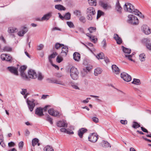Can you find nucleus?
I'll list each match as a JSON object with an SVG mask.
<instances>
[{
    "mask_svg": "<svg viewBox=\"0 0 151 151\" xmlns=\"http://www.w3.org/2000/svg\"><path fill=\"white\" fill-rule=\"evenodd\" d=\"M78 30L80 31V32H81V33L83 34L85 33L84 29L80 27L78 28Z\"/></svg>",
    "mask_w": 151,
    "mask_h": 151,
    "instance_id": "61",
    "label": "nucleus"
},
{
    "mask_svg": "<svg viewBox=\"0 0 151 151\" xmlns=\"http://www.w3.org/2000/svg\"><path fill=\"white\" fill-rule=\"evenodd\" d=\"M124 10L129 12H132L134 9V6L130 3H126L124 6Z\"/></svg>",
    "mask_w": 151,
    "mask_h": 151,
    "instance_id": "6",
    "label": "nucleus"
},
{
    "mask_svg": "<svg viewBox=\"0 0 151 151\" xmlns=\"http://www.w3.org/2000/svg\"><path fill=\"white\" fill-rule=\"evenodd\" d=\"M55 9L60 11L65 10L66 9L64 6L60 4L55 5Z\"/></svg>",
    "mask_w": 151,
    "mask_h": 151,
    "instance_id": "28",
    "label": "nucleus"
},
{
    "mask_svg": "<svg viewBox=\"0 0 151 151\" xmlns=\"http://www.w3.org/2000/svg\"><path fill=\"white\" fill-rule=\"evenodd\" d=\"M88 2L90 5L96 6V0H88Z\"/></svg>",
    "mask_w": 151,
    "mask_h": 151,
    "instance_id": "34",
    "label": "nucleus"
},
{
    "mask_svg": "<svg viewBox=\"0 0 151 151\" xmlns=\"http://www.w3.org/2000/svg\"><path fill=\"white\" fill-rule=\"evenodd\" d=\"M127 22L133 25H136L139 23L137 18L132 14H130L128 15Z\"/></svg>",
    "mask_w": 151,
    "mask_h": 151,
    "instance_id": "2",
    "label": "nucleus"
},
{
    "mask_svg": "<svg viewBox=\"0 0 151 151\" xmlns=\"http://www.w3.org/2000/svg\"><path fill=\"white\" fill-rule=\"evenodd\" d=\"M102 70L99 68H97L94 70V74L95 76H97L99 74L101 73Z\"/></svg>",
    "mask_w": 151,
    "mask_h": 151,
    "instance_id": "30",
    "label": "nucleus"
},
{
    "mask_svg": "<svg viewBox=\"0 0 151 151\" xmlns=\"http://www.w3.org/2000/svg\"><path fill=\"white\" fill-rule=\"evenodd\" d=\"M86 35L89 37V39L91 41L94 43H96L97 41V39L96 38V36L93 35H90L88 33L86 34Z\"/></svg>",
    "mask_w": 151,
    "mask_h": 151,
    "instance_id": "22",
    "label": "nucleus"
},
{
    "mask_svg": "<svg viewBox=\"0 0 151 151\" xmlns=\"http://www.w3.org/2000/svg\"><path fill=\"white\" fill-rule=\"evenodd\" d=\"M116 9L119 13L121 14L122 13V8L120 6L118 0L116 3Z\"/></svg>",
    "mask_w": 151,
    "mask_h": 151,
    "instance_id": "27",
    "label": "nucleus"
},
{
    "mask_svg": "<svg viewBox=\"0 0 151 151\" xmlns=\"http://www.w3.org/2000/svg\"><path fill=\"white\" fill-rule=\"evenodd\" d=\"M46 120L49 122L51 124H53L52 119L49 115H47Z\"/></svg>",
    "mask_w": 151,
    "mask_h": 151,
    "instance_id": "39",
    "label": "nucleus"
},
{
    "mask_svg": "<svg viewBox=\"0 0 151 151\" xmlns=\"http://www.w3.org/2000/svg\"><path fill=\"white\" fill-rule=\"evenodd\" d=\"M114 38L116 40L118 44L120 45L122 43V39L119 37L117 34H114Z\"/></svg>",
    "mask_w": 151,
    "mask_h": 151,
    "instance_id": "20",
    "label": "nucleus"
},
{
    "mask_svg": "<svg viewBox=\"0 0 151 151\" xmlns=\"http://www.w3.org/2000/svg\"><path fill=\"white\" fill-rule=\"evenodd\" d=\"M8 69L11 73L16 75H18V71L16 68L13 67H9Z\"/></svg>",
    "mask_w": 151,
    "mask_h": 151,
    "instance_id": "19",
    "label": "nucleus"
},
{
    "mask_svg": "<svg viewBox=\"0 0 151 151\" xmlns=\"http://www.w3.org/2000/svg\"><path fill=\"white\" fill-rule=\"evenodd\" d=\"M73 57L74 59L76 61H79L81 56L80 54L78 52H75L73 54Z\"/></svg>",
    "mask_w": 151,
    "mask_h": 151,
    "instance_id": "26",
    "label": "nucleus"
},
{
    "mask_svg": "<svg viewBox=\"0 0 151 151\" xmlns=\"http://www.w3.org/2000/svg\"><path fill=\"white\" fill-rule=\"evenodd\" d=\"M17 29L15 28L10 27L8 30V32L9 33H14L17 32Z\"/></svg>",
    "mask_w": 151,
    "mask_h": 151,
    "instance_id": "33",
    "label": "nucleus"
},
{
    "mask_svg": "<svg viewBox=\"0 0 151 151\" xmlns=\"http://www.w3.org/2000/svg\"><path fill=\"white\" fill-rule=\"evenodd\" d=\"M57 55V53L56 52H53L52 54H51L49 57V60L50 62V63H52V58H54Z\"/></svg>",
    "mask_w": 151,
    "mask_h": 151,
    "instance_id": "31",
    "label": "nucleus"
},
{
    "mask_svg": "<svg viewBox=\"0 0 151 151\" xmlns=\"http://www.w3.org/2000/svg\"><path fill=\"white\" fill-rule=\"evenodd\" d=\"M142 29L146 35H149L151 32L150 29L149 27L145 25H144L142 26Z\"/></svg>",
    "mask_w": 151,
    "mask_h": 151,
    "instance_id": "14",
    "label": "nucleus"
},
{
    "mask_svg": "<svg viewBox=\"0 0 151 151\" xmlns=\"http://www.w3.org/2000/svg\"><path fill=\"white\" fill-rule=\"evenodd\" d=\"M67 24L70 28H74V27L73 23L71 22H67Z\"/></svg>",
    "mask_w": 151,
    "mask_h": 151,
    "instance_id": "51",
    "label": "nucleus"
},
{
    "mask_svg": "<svg viewBox=\"0 0 151 151\" xmlns=\"http://www.w3.org/2000/svg\"><path fill=\"white\" fill-rule=\"evenodd\" d=\"M113 71L116 74H119L120 73L119 68L116 65H113L111 66Z\"/></svg>",
    "mask_w": 151,
    "mask_h": 151,
    "instance_id": "24",
    "label": "nucleus"
},
{
    "mask_svg": "<svg viewBox=\"0 0 151 151\" xmlns=\"http://www.w3.org/2000/svg\"><path fill=\"white\" fill-rule=\"evenodd\" d=\"M52 12H50L45 15L41 19L40 21H44L48 20L52 16Z\"/></svg>",
    "mask_w": 151,
    "mask_h": 151,
    "instance_id": "21",
    "label": "nucleus"
},
{
    "mask_svg": "<svg viewBox=\"0 0 151 151\" xmlns=\"http://www.w3.org/2000/svg\"><path fill=\"white\" fill-rule=\"evenodd\" d=\"M45 151H53L52 147L50 146L47 145L45 147Z\"/></svg>",
    "mask_w": 151,
    "mask_h": 151,
    "instance_id": "36",
    "label": "nucleus"
},
{
    "mask_svg": "<svg viewBox=\"0 0 151 151\" xmlns=\"http://www.w3.org/2000/svg\"><path fill=\"white\" fill-rule=\"evenodd\" d=\"M88 139L90 142H95L98 139V135L95 133H92L89 136Z\"/></svg>",
    "mask_w": 151,
    "mask_h": 151,
    "instance_id": "11",
    "label": "nucleus"
},
{
    "mask_svg": "<svg viewBox=\"0 0 151 151\" xmlns=\"http://www.w3.org/2000/svg\"><path fill=\"white\" fill-rule=\"evenodd\" d=\"M70 72V76L73 80H76L78 78L79 72L76 68L74 67H72Z\"/></svg>",
    "mask_w": 151,
    "mask_h": 151,
    "instance_id": "3",
    "label": "nucleus"
},
{
    "mask_svg": "<svg viewBox=\"0 0 151 151\" xmlns=\"http://www.w3.org/2000/svg\"><path fill=\"white\" fill-rule=\"evenodd\" d=\"M87 131V129H86L82 128L81 129H80L78 131V135L80 138H82L83 134L86 132Z\"/></svg>",
    "mask_w": 151,
    "mask_h": 151,
    "instance_id": "23",
    "label": "nucleus"
},
{
    "mask_svg": "<svg viewBox=\"0 0 151 151\" xmlns=\"http://www.w3.org/2000/svg\"><path fill=\"white\" fill-rule=\"evenodd\" d=\"M139 12L138 10L136 9H134L133 10L132 12L134 14L137 15H138Z\"/></svg>",
    "mask_w": 151,
    "mask_h": 151,
    "instance_id": "56",
    "label": "nucleus"
},
{
    "mask_svg": "<svg viewBox=\"0 0 151 151\" xmlns=\"http://www.w3.org/2000/svg\"><path fill=\"white\" fill-rule=\"evenodd\" d=\"M48 113L51 115L53 116H59V113L56 110H55L52 108L50 109L48 111Z\"/></svg>",
    "mask_w": 151,
    "mask_h": 151,
    "instance_id": "13",
    "label": "nucleus"
},
{
    "mask_svg": "<svg viewBox=\"0 0 151 151\" xmlns=\"http://www.w3.org/2000/svg\"><path fill=\"white\" fill-rule=\"evenodd\" d=\"M64 46V45L63 44H60L59 43H56L55 45V47L56 49H58L60 47L62 46Z\"/></svg>",
    "mask_w": 151,
    "mask_h": 151,
    "instance_id": "53",
    "label": "nucleus"
},
{
    "mask_svg": "<svg viewBox=\"0 0 151 151\" xmlns=\"http://www.w3.org/2000/svg\"><path fill=\"white\" fill-rule=\"evenodd\" d=\"M62 48V51L60 55L62 56H66L68 52V48L64 45Z\"/></svg>",
    "mask_w": 151,
    "mask_h": 151,
    "instance_id": "16",
    "label": "nucleus"
},
{
    "mask_svg": "<svg viewBox=\"0 0 151 151\" xmlns=\"http://www.w3.org/2000/svg\"><path fill=\"white\" fill-rule=\"evenodd\" d=\"M120 122L122 124H127V122L126 120H120Z\"/></svg>",
    "mask_w": 151,
    "mask_h": 151,
    "instance_id": "63",
    "label": "nucleus"
},
{
    "mask_svg": "<svg viewBox=\"0 0 151 151\" xmlns=\"http://www.w3.org/2000/svg\"><path fill=\"white\" fill-rule=\"evenodd\" d=\"M123 47V51L125 53V56L126 58H128V59L129 60L132 61L134 62V60L132 59V55H129L131 53V50L123 46H122Z\"/></svg>",
    "mask_w": 151,
    "mask_h": 151,
    "instance_id": "4",
    "label": "nucleus"
},
{
    "mask_svg": "<svg viewBox=\"0 0 151 151\" xmlns=\"http://www.w3.org/2000/svg\"><path fill=\"white\" fill-rule=\"evenodd\" d=\"M96 56L98 59H103L104 57V54L102 52L99 53Z\"/></svg>",
    "mask_w": 151,
    "mask_h": 151,
    "instance_id": "35",
    "label": "nucleus"
},
{
    "mask_svg": "<svg viewBox=\"0 0 151 151\" xmlns=\"http://www.w3.org/2000/svg\"><path fill=\"white\" fill-rule=\"evenodd\" d=\"M35 114L39 117L43 116L44 114L43 113V109L40 107H37L35 109Z\"/></svg>",
    "mask_w": 151,
    "mask_h": 151,
    "instance_id": "17",
    "label": "nucleus"
},
{
    "mask_svg": "<svg viewBox=\"0 0 151 151\" xmlns=\"http://www.w3.org/2000/svg\"><path fill=\"white\" fill-rule=\"evenodd\" d=\"M28 77L32 79H35L37 78V75L35 70H29L28 72Z\"/></svg>",
    "mask_w": 151,
    "mask_h": 151,
    "instance_id": "10",
    "label": "nucleus"
},
{
    "mask_svg": "<svg viewBox=\"0 0 151 151\" xmlns=\"http://www.w3.org/2000/svg\"><path fill=\"white\" fill-rule=\"evenodd\" d=\"M3 51L6 52H11L12 51V47L8 46H4L2 49Z\"/></svg>",
    "mask_w": 151,
    "mask_h": 151,
    "instance_id": "29",
    "label": "nucleus"
},
{
    "mask_svg": "<svg viewBox=\"0 0 151 151\" xmlns=\"http://www.w3.org/2000/svg\"><path fill=\"white\" fill-rule=\"evenodd\" d=\"M34 99H33L32 101L28 100V99H27V103L28 106L30 111H33L35 106V104L34 103Z\"/></svg>",
    "mask_w": 151,
    "mask_h": 151,
    "instance_id": "8",
    "label": "nucleus"
},
{
    "mask_svg": "<svg viewBox=\"0 0 151 151\" xmlns=\"http://www.w3.org/2000/svg\"><path fill=\"white\" fill-rule=\"evenodd\" d=\"M20 73L21 76L24 79L27 80L28 79V76H27L24 72Z\"/></svg>",
    "mask_w": 151,
    "mask_h": 151,
    "instance_id": "38",
    "label": "nucleus"
},
{
    "mask_svg": "<svg viewBox=\"0 0 151 151\" xmlns=\"http://www.w3.org/2000/svg\"><path fill=\"white\" fill-rule=\"evenodd\" d=\"M92 120L96 123H97L99 122V119H98L95 117H93L92 118Z\"/></svg>",
    "mask_w": 151,
    "mask_h": 151,
    "instance_id": "58",
    "label": "nucleus"
},
{
    "mask_svg": "<svg viewBox=\"0 0 151 151\" xmlns=\"http://www.w3.org/2000/svg\"><path fill=\"white\" fill-rule=\"evenodd\" d=\"M1 58L3 61L6 60L10 62H12L13 60L12 57L10 55L4 53L1 55Z\"/></svg>",
    "mask_w": 151,
    "mask_h": 151,
    "instance_id": "5",
    "label": "nucleus"
},
{
    "mask_svg": "<svg viewBox=\"0 0 151 151\" xmlns=\"http://www.w3.org/2000/svg\"><path fill=\"white\" fill-rule=\"evenodd\" d=\"M142 42L145 44L147 48L151 51V43H150V40L147 38H144L142 40Z\"/></svg>",
    "mask_w": 151,
    "mask_h": 151,
    "instance_id": "9",
    "label": "nucleus"
},
{
    "mask_svg": "<svg viewBox=\"0 0 151 151\" xmlns=\"http://www.w3.org/2000/svg\"><path fill=\"white\" fill-rule=\"evenodd\" d=\"M101 6L105 9H107V3H105L103 2L101 3Z\"/></svg>",
    "mask_w": 151,
    "mask_h": 151,
    "instance_id": "52",
    "label": "nucleus"
},
{
    "mask_svg": "<svg viewBox=\"0 0 151 151\" xmlns=\"http://www.w3.org/2000/svg\"><path fill=\"white\" fill-rule=\"evenodd\" d=\"M73 13L76 16H79L81 15V12L79 10H76L74 11Z\"/></svg>",
    "mask_w": 151,
    "mask_h": 151,
    "instance_id": "55",
    "label": "nucleus"
},
{
    "mask_svg": "<svg viewBox=\"0 0 151 151\" xmlns=\"http://www.w3.org/2000/svg\"><path fill=\"white\" fill-rule=\"evenodd\" d=\"M91 69V67H87L86 68L83 69V71L86 73V74L89 72Z\"/></svg>",
    "mask_w": 151,
    "mask_h": 151,
    "instance_id": "50",
    "label": "nucleus"
},
{
    "mask_svg": "<svg viewBox=\"0 0 151 151\" xmlns=\"http://www.w3.org/2000/svg\"><path fill=\"white\" fill-rule=\"evenodd\" d=\"M132 127L136 129L140 127V126L137 122H133Z\"/></svg>",
    "mask_w": 151,
    "mask_h": 151,
    "instance_id": "37",
    "label": "nucleus"
},
{
    "mask_svg": "<svg viewBox=\"0 0 151 151\" xmlns=\"http://www.w3.org/2000/svg\"><path fill=\"white\" fill-rule=\"evenodd\" d=\"M27 68V67L25 65L21 66L19 69V71L20 73L24 72Z\"/></svg>",
    "mask_w": 151,
    "mask_h": 151,
    "instance_id": "44",
    "label": "nucleus"
},
{
    "mask_svg": "<svg viewBox=\"0 0 151 151\" xmlns=\"http://www.w3.org/2000/svg\"><path fill=\"white\" fill-rule=\"evenodd\" d=\"M141 130L143 132H146V133H148V130L144 128V127H141Z\"/></svg>",
    "mask_w": 151,
    "mask_h": 151,
    "instance_id": "62",
    "label": "nucleus"
},
{
    "mask_svg": "<svg viewBox=\"0 0 151 151\" xmlns=\"http://www.w3.org/2000/svg\"><path fill=\"white\" fill-rule=\"evenodd\" d=\"M101 44L103 45V47H105L106 46V43L105 39H104L101 42Z\"/></svg>",
    "mask_w": 151,
    "mask_h": 151,
    "instance_id": "57",
    "label": "nucleus"
},
{
    "mask_svg": "<svg viewBox=\"0 0 151 151\" xmlns=\"http://www.w3.org/2000/svg\"><path fill=\"white\" fill-rule=\"evenodd\" d=\"M37 79L40 81L42 80L43 78V76H42V73H39L37 76Z\"/></svg>",
    "mask_w": 151,
    "mask_h": 151,
    "instance_id": "47",
    "label": "nucleus"
},
{
    "mask_svg": "<svg viewBox=\"0 0 151 151\" xmlns=\"http://www.w3.org/2000/svg\"><path fill=\"white\" fill-rule=\"evenodd\" d=\"M121 77L125 81L127 82L130 81L132 79L130 76L124 72L121 73Z\"/></svg>",
    "mask_w": 151,
    "mask_h": 151,
    "instance_id": "7",
    "label": "nucleus"
},
{
    "mask_svg": "<svg viewBox=\"0 0 151 151\" xmlns=\"http://www.w3.org/2000/svg\"><path fill=\"white\" fill-rule=\"evenodd\" d=\"M88 30L90 33H92L96 31V28L94 27H90L88 29Z\"/></svg>",
    "mask_w": 151,
    "mask_h": 151,
    "instance_id": "43",
    "label": "nucleus"
},
{
    "mask_svg": "<svg viewBox=\"0 0 151 151\" xmlns=\"http://www.w3.org/2000/svg\"><path fill=\"white\" fill-rule=\"evenodd\" d=\"M60 130L61 132H64L68 134H73L74 132L72 131L69 129H66L65 128H62L60 129Z\"/></svg>",
    "mask_w": 151,
    "mask_h": 151,
    "instance_id": "25",
    "label": "nucleus"
},
{
    "mask_svg": "<svg viewBox=\"0 0 151 151\" xmlns=\"http://www.w3.org/2000/svg\"><path fill=\"white\" fill-rule=\"evenodd\" d=\"M50 83L59 84L65 86H67L69 84L66 82L64 83L62 81H58L56 79L51 80Z\"/></svg>",
    "mask_w": 151,
    "mask_h": 151,
    "instance_id": "15",
    "label": "nucleus"
},
{
    "mask_svg": "<svg viewBox=\"0 0 151 151\" xmlns=\"http://www.w3.org/2000/svg\"><path fill=\"white\" fill-rule=\"evenodd\" d=\"M64 18L67 20H69L70 18V14L68 12L66 13L64 16Z\"/></svg>",
    "mask_w": 151,
    "mask_h": 151,
    "instance_id": "45",
    "label": "nucleus"
},
{
    "mask_svg": "<svg viewBox=\"0 0 151 151\" xmlns=\"http://www.w3.org/2000/svg\"><path fill=\"white\" fill-rule=\"evenodd\" d=\"M86 13L87 14V19L89 20H91L93 16L96 14V12L94 8L90 7L86 9Z\"/></svg>",
    "mask_w": 151,
    "mask_h": 151,
    "instance_id": "1",
    "label": "nucleus"
},
{
    "mask_svg": "<svg viewBox=\"0 0 151 151\" xmlns=\"http://www.w3.org/2000/svg\"><path fill=\"white\" fill-rule=\"evenodd\" d=\"M145 53H142L139 55V59L142 62L145 61Z\"/></svg>",
    "mask_w": 151,
    "mask_h": 151,
    "instance_id": "32",
    "label": "nucleus"
},
{
    "mask_svg": "<svg viewBox=\"0 0 151 151\" xmlns=\"http://www.w3.org/2000/svg\"><path fill=\"white\" fill-rule=\"evenodd\" d=\"M102 146L105 148L111 147V146L108 142H104V143L102 144Z\"/></svg>",
    "mask_w": 151,
    "mask_h": 151,
    "instance_id": "42",
    "label": "nucleus"
},
{
    "mask_svg": "<svg viewBox=\"0 0 151 151\" xmlns=\"http://www.w3.org/2000/svg\"><path fill=\"white\" fill-rule=\"evenodd\" d=\"M27 92V90L26 89H22V91L20 93L22 95H24Z\"/></svg>",
    "mask_w": 151,
    "mask_h": 151,
    "instance_id": "59",
    "label": "nucleus"
},
{
    "mask_svg": "<svg viewBox=\"0 0 151 151\" xmlns=\"http://www.w3.org/2000/svg\"><path fill=\"white\" fill-rule=\"evenodd\" d=\"M8 145L9 147H14L15 145V143L13 142H9Z\"/></svg>",
    "mask_w": 151,
    "mask_h": 151,
    "instance_id": "60",
    "label": "nucleus"
},
{
    "mask_svg": "<svg viewBox=\"0 0 151 151\" xmlns=\"http://www.w3.org/2000/svg\"><path fill=\"white\" fill-rule=\"evenodd\" d=\"M79 20L80 21L83 23L86 22V20L85 17L83 16H81L80 17Z\"/></svg>",
    "mask_w": 151,
    "mask_h": 151,
    "instance_id": "46",
    "label": "nucleus"
},
{
    "mask_svg": "<svg viewBox=\"0 0 151 151\" xmlns=\"http://www.w3.org/2000/svg\"><path fill=\"white\" fill-rule=\"evenodd\" d=\"M27 31L28 29L27 27L25 26H23L21 27V30L18 32V35L19 36L22 37Z\"/></svg>",
    "mask_w": 151,
    "mask_h": 151,
    "instance_id": "12",
    "label": "nucleus"
},
{
    "mask_svg": "<svg viewBox=\"0 0 151 151\" xmlns=\"http://www.w3.org/2000/svg\"><path fill=\"white\" fill-rule=\"evenodd\" d=\"M57 125L59 127H67V124L65 120H62L60 121L57 123Z\"/></svg>",
    "mask_w": 151,
    "mask_h": 151,
    "instance_id": "18",
    "label": "nucleus"
},
{
    "mask_svg": "<svg viewBox=\"0 0 151 151\" xmlns=\"http://www.w3.org/2000/svg\"><path fill=\"white\" fill-rule=\"evenodd\" d=\"M132 83L133 84L139 85L140 84V81L139 79L134 78Z\"/></svg>",
    "mask_w": 151,
    "mask_h": 151,
    "instance_id": "41",
    "label": "nucleus"
},
{
    "mask_svg": "<svg viewBox=\"0 0 151 151\" xmlns=\"http://www.w3.org/2000/svg\"><path fill=\"white\" fill-rule=\"evenodd\" d=\"M39 142L38 139H37L35 138L32 141V145L34 147Z\"/></svg>",
    "mask_w": 151,
    "mask_h": 151,
    "instance_id": "40",
    "label": "nucleus"
},
{
    "mask_svg": "<svg viewBox=\"0 0 151 151\" xmlns=\"http://www.w3.org/2000/svg\"><path fill=\"white\" fill-rule=\"evenodd\" d=\"M44 47V45L42 44H40L37 46V50H42Z\"/></svg>",
    "mask_w": 151,
    "mask_h": 151,
    "instance_id": "54",
    "label": "nucleus"
},
{
    "mask_svg": "<svg viewBox=\"0 0 151 151\" xmlns=\"http://www.w3.org/2000/svg\"><path fill=\"white\" fill-rule=\"evenodd\" d=\"M63 58L62 57L58 56L57 57L56 61L58 63H60L63 61Z\"/></svg>",
    "mask_w": 151,
    "mask_h": 151,
    "instance_id": "49",
    "label": "nucleus"
},
{
    "mask_svg": "<svg viewBox=\"0 0 151 151\" xmlns=\"http://www.w3.org/2000/svg\"><path fill=\"white\" fill-rule=\"evenodd\" d=\"M24 145V142L22 141L20 142L19 144V147H22Z\"/></svg>",
    "mask_w": 151,
    "mask_h": 151,
    "instance_id": "64",
    "label": "nucleus"
},
{
    "mask_svg": "<svg viewBox=\"0 0 151 151\" xmlns=\"http://www.w3.org/2000/svg\"><path fill=\"white\" fill-rule=\"evenodd\" d=\"M103 14V12L99 10L98 11L97 19H98Z\"/></svg>",
    "mask_w": 151,
    "mask_h": 151,
    "instance_id": "48",
    "label": "nucleus"
}]
</instances>
